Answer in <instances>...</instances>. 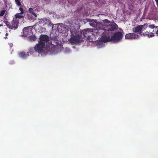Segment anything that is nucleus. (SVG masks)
Segmentation results:
<instances>
[{
    "label": "nucleus",
    "instance_id": "nucleus-10",
    "mask_svg": "<svg viewBox=\"0 0 158 158\" xmlns=\"http://www.w3.org/2000/svg\"><path fill=\"white\" fill-rule=\"evenodd\" d=\"M19 26V20L16 18H13L10 24V29H16Z\"/></svg>",
    "mask_w": 158,
    "mask_h": 158
},
{
    "label": "nucleus",
    "instance_id": "nucleus-16",
    "mask_svg": "<svg viewBox=\"0 0 158 158\" xmlns=\"http://www.w3.org/2000/svg\"><path fill=\"white\" fill-rule=\"evenodd\" d=\"M143 35L144 36H146L148 37H152L154 35V33L152 32L149 33L148 31H146L143 33Z\"/></svg>",
    "mask_w": 158,
    "mask_h": 158
},
{
    "label": "nucleus",
    "instance_id": "nucleus-2",
    "mask_svg": "<svg viewBox=\"0 0 158 158\" xmlns=\"http://www.w3.org/2000/svg\"><path fill=\"white\" fill-rule=\"evenodd\" d=\"M103 23H106V27L104 31L107 33H108V31H114L117 29V26L115 24H111L110 21L107 19L103 20Z\"/></svg>",
    "mask_w": 158,
    "mask_h": 158
},
{
    "label": "nucleus",
    "instance_id": "nucleus-33",
    "mask_svg": "<svg viewBox=\"0 0 158 158\" xmlns=\"http://www.w3.org/2000/svg\"><path fill=\"white\" fill-rule=\"evenodd\" d=\"M2 26V24H0V27Z\"/></svg>",
    "mask_w": 158,
    "mask_h": 158
},
{
    "label": "nucleus",
    "instance_id": "nucleus-11",
    "mask_svg": "<svg viewBox=\"0 0 158 158\" xmlns=\"http://www.w3.org/2000/svg\"><path fill=\"white\" fill-rule=\"evenodd\" d=\"M139 36L135 33H130L126 34L125 38L127 39H135L139 38Z\"/></svg>",
    "mask_w": 158,
    "mask_h": 158
},
{
    "label": "nucleus",
    "instance_id": "nucleus-21",
    "mask_svg": "<svg viewBox=\"0 0 158 158\" xmlns=\"http://www.w3.org/2000/svg\"><path fill=\"white\" fill-rule=\"evenodd\" d=\"M29 40L31 41H33L36 40V37L35 35L29 36Z\"/></svg>",
    "mask_w": 158,
    "mask_h": 158
},
{
    "label": "nucleus",
    "instance_id": "nucleus-26",
    "mask_svg": "<svg viewBox=\"0 0 158 158\" xmlns=\"http://www.w3.org/2000/svg\"><path fill=\"white\" fill-rule=\"evenodd\" d=\"M19 10L21 11V12L20 13V14L22 15L24 13V10L23 8L20 7L19 8Z\"/></svg>",
    "mask_w": 158,
    "mask_h": 158
},
{
    "label": "nucleus",
    "instance_id": "nucleus-13",
    "mask_svg": "<svg viewBox=\"0 0 158 158\" xmlns=\"http://www.w3.org/2000/svg\"><path fill=\"white\" fill-rule=\"evenodd\" d=\"M107 34V33L106 32H104V34H101V35H102L100 39V40L101 42H106L111 41V38L110 36H107L106 35Z\"/></svg>",
    "mask_w": 158,
    "mask_h": 158
},
{
    "label": "nucleus",
    "instance_id": "nucleus-32",
    "mask_svg": "<svg viewBox=\"0 0 158 158\" xmlns=\"http://www.w3.org/2000/svg\"><path fill=\"white\" fill-rule=\"evenodd\" d=\"M4 38L5 39H7V36H6L5 37H4Z\"/></svg>",
    "mask_w": 158,
    "mask_h": 158
},
{
    "label": "nucleus",
    "instance_id": "nucleus-15",
    "mask_svg": "<svg viewBox=\"0 0 158 158\" xmlns=\"http://www.w3.org/2000/svg\"><path fill=\"white\" fill-rule=\"evenodd\" d=\"M88 21L89 22V24L91 26L95 27L96 26L98 22L96 20H91L89 19Z\"/></svg>",
    "mask_w": 158,
    "mask_h": 158
},
{
    "label": "nucleus",
    "instance_id": "nucleus-8",
    "mask_svg": "<svg viewBox=\"0 0 158 158\" xmlns=\"http://www.w3.org/2000/svg\"><path fill=\"white\" fill-rule=\"evenodd\" d=\"M83 36L87 39H89L92 36V29L87 28L82 30Z\"/></svg>",
    "mask_w": 158,
    "mask_h": 158
},
{
    "label": "nucleus",
    "instance_id": "nucleus-28",
    "mask_svg": "<svg viewBox=\"0 0 158 158\" xmlns=\"http://www.w3.org/2000/svg\"><path fill=\"white\" fill-rule=\"evenodd\" d=\"M149 27L153 29V28H154L155 27V26L154 25L152 24V25H149Z\"/></svg>",
    "mask_w": 158,
    "mask_h": 158
},
{
    "label": "nucleus",
    "instance_id": "nucleus-31",
    "mask_svg": "<svg viewBox=\"0 0 158 158\" xmlns=\"http://www.w3.org/2000/svg\"><path fill=\"white\" fill-rule=\"evenodd\" d=\"M8 35V34L7 33H6V36H7Z\"/></svg>",
    "mask_w": 158,
    "mask_h": 158
},
{
    "label": "nucleus",
    "instance_id": "nucleus-12",
    "mask_svg": "<svg viewBox=\"0 0 158 158\" xmlns=\"http://www.w3.org/2000/svg\"><path fill=\"white\" fill-rule=\"evenodd\" d=\"M39 42L41 43L45 44L47 43L49 41V37L46 35H41L40 37Z\"/></svg>",
    "mask_w": 158,
    "mask_h": 158
},
{
    "label": "nucleus",
    "instance_id": "nucleus-34",
    "mask_svg": "<svg viewBox=\"0 0 158 158\" xmlns=\"http://www.w3.org/2000/svg\"><path fill=\"white\" fill-rule=\"evenodd\" d=\"M157 27H158L157 26L156 27V29H157Z\"/></svg>",
    "mask_w": 158,
    "mask_h": 158
},
{
    "label": "nucleus",
    "instance_id": "nucleus-25",
    "mask_svg": "<svg viewBox=\"0 0 158 158\" xmlns=\"http://www.w3.org/2000/svg\"><path fill=\"white\" fill-rule=\"evenodd\" d=\"M6 10H3L0 12V16H2L5 13Z\"/></svg>",
    "mask_w": 158,
    "mask_h": 158
},
{
    "label": "nucleus",
    "instance_id": "nucleus-3",
    "mask_svg": "<svg viewBox=\"0 0 158 158\" xmlns=\"http://www.w3.org/2000/svg\"><path fill=\"white\" fill-rule=\"evenodd\" d=\"M123 34L120 32L115 33L111 37V41L114 42H117L120 41L122 38Z\"/></svg>",
    "mask_w": 158,
    "mask_h": 158
},
{
    "label": "nucleus",
    "instance_id": "nucleus-20",
    "mask_svg": "<svg viewBox=\"0 0 158 158\" xmlns=\"http://www.w3.org/2000/svg\"><path fill=\"white\" fill-rule=\"evenodd\" d=\"M19 14L20 13L16 14L15 15V18H16V19H18V18L20 19L23 18L24 16L22 15H19Z\"/></svg>",
    "mask_w": 158,
    "mask_h": 158
},
{
    "label": "nucleus",
    "instance_id": "nucleus-24",
    "mask_svg": "<svg viewBox=\"0 0 158 158\" xmlns=\"http://www.w3.org/2000/svg\"><path fill=\"white\" fill-rule=\"evenodd\" d=\"M27 17L29 20H34V19L33 18L32 16L30 14H27Z\"/></svg>",
    "mask_w": 158,
    "mask_h": 158
},
{
    "label": "nucleus",
    "instance_id": "nucleus-18",
    "mask_svg": "<svg viewBox=\"0 0 158 158\" xmlns=\"http://www.w3.org/2000/svg\"><path fill=\"white\" fill-rule=\"evenodd\" d=\"M42 21H43V23H44V24L47 23L49 24V26L50 25L51 23L49 20L45 18H43L41 22H42Z\"/></svg>",
    "mask_w": 158,
    "mask_h": 158
},
{
    "label": "nucleus",
    "instance_id": "nucleus-9",
    "mask_svg": "<svg viewBox=\"0 0 158 158\" xmlns=\"http://www.w3.org/2000/svg\"><path fill=\"white\" fill-rule=\"evenodd\" d=\"M23 35L25 36H27L32 34V28L31 26L24 28L23 29Z\"/></svg>",
    "mask_w": 158,
    "mask_h": 158
},
{
    "label": "nucleus",
    "instance_id": "nucleus-30",
    "mask_svg": "<svg viewBox=\"0 0 158 158\" xmlns=\"http://www.w3.org/2000/svg\"><path fill=\"white\" fill-rule=\"evenodd\" d=\"M156 34H157V35H158V30H157L156 31Z\"/></svg>",
    "mask_w": 158,
    "mask_h": 158
},
{
    "label": "nucleus",
    "instance_id": "nucleus-7",
    "mask_svg": "<svg viewBox=\"0 0 158 158\" xmlns=\"http://www.w3.org/2000/svg\"><path fill=\"white\" fill-rule=\"evenodd\" d=\"M106 26V23H103V21L102 23L98 22L95 27L97 30L103 33V32H104L105 31Z\"/></svg>",
    "mask_w": 158,
    "mask_h": 158
},
{
    "label": "nucleus",
    "instance_id": "nucleus-6",
    "mask_svg": "<svg viewBox=\"0 0 158 158\" xmlns=\"http://www.w3.org/2000/svg\"><path fill=\"white\" fill-rule=\"evenodd\" d=\"M148 24H144L143 25H140L136 27H135L134 28L132 29L133 32L135 33L137 32L139 33L140 35H142L141 31H143V29L144 27L146 26V28L147 27V25Z\"/></svg>",
    "mask_w": 158,
    "mask_h": 158
},
{
    "label": "nucleus",
    "instance_id": "nucleus-14",
    "mask_svg": "<svg viewBox=\"0 0 158 158\" xmlns=\"http://www.w3.org/2000/svg\"><path fill=\"white\" fill-rule=\"evenodd\" d=\"M106 32L105 31L103 32V33H102V32L99 31L98 30L96 29H92V35H94V36L101 35V34L104 33V32Z\"/></svg>",
    "mask_w": 158,
    "mask_h": 158
},
{
    "label": "nucleus",
    "instance_id": "nucleus-27",
    "mask_svg": "<svg viewBox=\"0 0 158 158\" xmlns=\"http://www.w3.org/2000/svg\"><path fill=\"white\" fill-rule=\"evenodd\" d=\"M6 26L8 27L9 28H10V24L8 21H6L5 22Z\"/></svg>",
    "mask_w": 158,
    "mask_h": 158
},
{
    "label": "nucleus",
    "instance_id": "nucleus-19",
    "mask_svg": "<svg viewBox=\"0 0 158 158\" xmlns=\"http://www.w3.org/2000/svg\"><path fill=\"white\" fill-rule=\"evenodd\" d=\"M19 56L22 58H25L27 56V55L24 52H22L19 53Z\"/></svg>",
    "mask_w": 158,
    "mask_h": 158
},
{
    "label": "nucleus",
    "instance_id": "nucleus-29",
    "mask_svg": "<svg viewBox=\"0 0 158 158\" xmlns=\"http://www.w3.org/2000/svg\"><path fill=\"white\" fill-rule=\"evenodd\" d=\"M155 0L156 2L157 6V7H158V0Z\"/></svg>",
    "mask_w": 158,
    "mask_h": 158
},
{
    "label": "nucleus",
    "instance_id": "nucleus-5",
    "mask_svg": "<svg viewBox=\"0 0 158 158\" xmlns=\"http://www.w3.org/2000/svg\"><path fill=\"white\" fill-rule=\"evenodd\" d=\"M82 36V35L80 33L76 35H71L69 41L72 44H77L80 42V39Z\"/></svg>",
    "mask_w": 158,
    "mask_h": 158
},
{
    "label": "nucleus",
    "instance_id": "nucleus-22",
    "mask_svg": "<svg viewBox=\"0 0 158 158\" xmlns=\"http://www.w3.org/2000/svg\"><path fill=\"white\" fill-rule=\"evenodd\" d=\"M34 49L32 48H30L29 52H27V56H29V53H30L31 54H32L34 52Z\"/></svg>",
    "mask_w": 158,
    "mask_h": 158
},
{
    "label": "nucleus",
    "instance_id": "nucleus-17",
    "mask_svg": "<svg viewBox=\"0 0 158 158\" xmlns=\"http://www.w3.org/2000/svg\"><path fill=\"white\" fill-rule=\"evenodd\" d=\"M28 11L31 14L34 16L35 18H36L37 17L36 14L34 11L33 9L32 8H30L28 9Z\"/></svg>",
    "mask_w": 158,
    "mask_h": 158
},
{
    "label": "nucleus",
    "instance_id": "nucleus-4",
    "mask_svg": "<svg viewBox=\"0 0 158 158\" xmlns=\"http://www.w3.org/2000/svg\"><path fill=\"white\" fill-rule=\"evenodd\" d=\"M71 35H76L80 33L82 35V32L81 30H80L79 28L76 26V24L71 26L70 28Z\"/></svg>",
    "mask_w": 158,
    "mask_h": 158
},
{
    "label": "nucleus",
    "instance_id": "nucleus-1",
    "mask_svg": "<svg viewBox=\"0 0 158 158\" xmlns=\"http://www.w3.org/2000/svg\"><path fill=\"white\" fill-rule=\"evenodd\" d=\"M45 46V44L41 43L40 42L36 45L34 48L36 52H37L40 53H45L48 52L50 51L51 52H54L55 50L56 47L55 46H53V47L49 48H45L44 47Z\"/></svg>",
    "mask_w": 158,
    "mask_h": 158
},
{
    "label": "nucleus",
    "instance_id": "nucleus-23",
    "mask_svg": "<svg viewBox=\"0 0 158 158\" xmlns=\"http://www.w3.org/2000/svg\"><path fill=\"white\" fill-rule=\"evenodd\" d=\"M16 5L18 6H21V3L20 0H15Z\"/></svg>",
    "mask_w": 158,
    "mask_h": 158
}]
</instances>
